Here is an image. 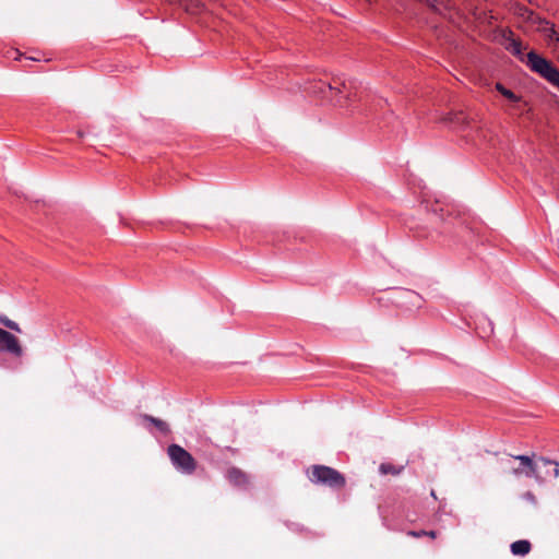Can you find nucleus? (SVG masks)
<instances>
[{"mask_svg":"<svg viewBox=\"0 0 559 559\" xmlns=\"http://www.w3.org/2000/svg\"><path fill=\"white\" fill-rule=\"evenodd\" d=\"M514 461H518V465H514L510 460L504 461L506 473L514 476L522 477L525 476L527 478H534L538 484L545 481L546 476L543 475L539 471V463L544 466L550 465L552 462L549 459L538 456L533 453L532 456L528 455H510Z\"/></svg>","mask_w":559,"mask_h":559,"instance_id":"1","label":"nucleus"},{"mask_svg":"<svg viewBox=\"0 0 559 559\" xmlns=\"http://www.w3.org/2000/svg\"><path fill=\"white\" fill-rule=\"evenodd\" d=\"M308 478L313 484H320L333 489H342L346 485L345 477L336 469L325 465H312Z\"/></svg>","mask_w":559,"mask_h":559,"instance_id":"2","label":"nucleus"},{"mask_svg":"<svg viewBox=\"0 0 559 559\" xmlns=\"http://www.w3.org/2000/svg\"><path fill=\"white\" fill-rule=\"evenodd\" d=\"M526 66L552 85L559 87V70L546 58L535 51L526 55Z\"/></svg>","mask_w":559,"mask_h":559,"instance_id":"3","label":"nucleus"},{"mask_svg":"<svg viewBox=\"0 0 559 559\" xmlns=\"http://www.w3.org/2000/svg\"><path fill=\"white\" fill-rule=\"evenodd\" d=\"M168 456L174 466L185 474H192L197 468V461L179 444H170L167 449Z\"/></svg>","mask_w":559,"mask_h":559,"instance_id":"4","label":"nucleus"},{"mask_svg":"<svg viewBox=\"0 0 559 559\" xmlns=\"http://www.w3.org/2000/svg\"><path fill=\"white\" fill-rule=\"evenodd\" d=\"M0 352L9 353L15 357L23 355V348L19 338L12 333L0 328Z\"/></svg>","mask_w":559,"mask_h":559,"instance_id":"5","label":"nucleus"},{"mask_svg":"<svg viewBox=\"0 0 559 559\" xmlns=\"http://www.w3.org/2000/svg\"><path fill=\"white\" fill-rule=\"evenodd\" d=\"M226 477L236 487L248 488L250 486V476L238 467H229Z\"/></svg>","mask_w":559,"mask_h":559,"instance_id":"6","label":"nucleus"},{"mask_svg":"<svg viewBox=\"0 0 559 559\" xmlns=\"http://www.w3.org/2000/svg\"><path fill=\"white\" fill-rule=\"evenodd\" d=\"M506 49L509 50L513 56L519 58L521 61H526V56L523 55V51L526 49V47H524L519 39L510 38L506 45Z\"/></svg>","mask_w":559,"mask_h":559,"instance_id":"7","label":"nucleus"},{"mask_svg":"<svg viewBox=\"0 0 559 559\" xmlns=\"http://www.w3.org/2000/svg\"><path fill=\"white\" fill-rule=\"evenodd\" d=\"M176 2L189 14H199L204 9V4L199 0H176Z\"/></svg>","mask_w":559,"mask_h":559,"instance_id":"8","label":"nucleus"},{"mask_svg":"<svg viewBox=\"0 0 559 559\" xmlns=\"http://www.w3.org/2000/svg\"><path fill=\"white\" fill-rule=\"evenodd\" d=\"M510 548L514 556H525L531 551L532 545L526 539H520L512 543Z\"/></svg>","mask_w":559,"mask_h":559,"instance_id":"9","label":"nucleus"},{"mask_svg":"<svg viewBox=\"0 0 559 559\" xmlns=\"http://www.w3.org/2000/svg\"><path fill=\"white\" fill-rule=\"evenodd\" d=\"M342 88H346V83L344 81H341L340 79H333L332 82L328 84H322V86H320V92L322 94H325L326 91H329L330 93H341Z\"/></svg>","mask_w":559,"mask_h":559,"instance_id":"10","label":"nucleus"},{"mask_svg":"<svg viewBox=\"0 0 559 559\" xmlns=\"http://www.w3.org/2000/svg\"><path fill=\"white\" fill-rule=\"evenodd\" d=\"M404 469V466L401 465V466H396V465H393L391 463H381L380 466H379V472L381 475H393V476H397L400 475Z\"/></svg>","mask_w":559,"mask_h":559,"instance_id":"11","label":"nucleus"},{"mask_svg":"<svg viewBox=\"0 0 559 559\" xmlns=\"http://www.w3.org/2000/svg\"><path fill=\"white\" fill-rule=\"evenodd\" d=\"M141 418L143 420H145V421H148V423L153 424L159 431H162L164 433H168L169 432V426L164 420L158 419V418L153 417V416L147 415V414L141 415Z\"/></svg>","mask_w":559,"mask_h":559,"instance_id":"12","label":"nucleus"},{"mask_svg":"<svg viewBox=\"0 0 559 559\" xmlns=\"http://www.w3.org/2000/svg\"><path fill=\"white\" fill-rule=\"evenodd\" d=\"M496 90L506 98L513 103H522V98L515 95L512 91L506 88L501 83H496Z\"/></svg>","mask_w":559,"mask_h":559,"instance_id":"13","label":"nucleus"},{"mask_svg":"<svg viewBox=\"0 0 559 559\" xmlns=\"http://www.w3.org/2000/svg\"><path fill=\"white\" fill-rule=\"evenodd\" d=\"M546 36L548 38L549 46L554 49L559 44V29L554 26L546 29Z\"/></svg>","mask_w":559,"mask_h":559,"instance_id":"14","label":"nucleus"},{"mask_svg":"<svg viewBox=\"0 0 559 559\" xmlns=\"http://www.w3.org/2000/svg\"><path fill=\"white\" fill-rule=\"evenodd\" d=\"M408 536H412V537H421V536H428L430 538H436L437 537V532L436 531H409L407 533Z\"/></svg>","mask_w":559,"mask_h":559,"instance_id":"15","label":"nucleus"},{"mask_svg":"<svg viewBox=\"0 0 559 559\" xmlns=\"http://www.w3.org/2000/svg\"><path fill=\"white\" fill-rule=\"evenodd\" d=\"M522 498L533 506H535L537 503L536 496L532 491L524 492L522 495Z\"/></svg>","mask_w":559,"mask_h":559,"instance_id":"16","label":"nucleus"},{"mask_svg":"<svg viewBox=\"0 0 559 559\" xmlns=\"http://www.w3.org/2000/svg\"><path fill=\"white\" fill-rule=\"evenodd\" d=\"M465 116L463 115V112H456L454 115H452L449 120L451 122H456V123H464L465 122Z\"/></svg>","mask_w":559,"mask_h":559,"instance_id":"17","label":"nucleus"},{"mask_svg":"<svg viewBox=\"0 0 559 559\" xmlns=\"http://www.w3.org/2000/svg\"><path fill=\"white\" fill-rule=\"evenodd\" d=\"M0 322L5 326V328H11V324H13V320L7 318V317H3V318H0Z\"/></svg>","mask_w":559,"mask_h":559,"instance_id":"18","label":"nucleus"},{"mask_svg":"<svg viewBox=\"0 0 559 559\" xmlns=\"http://www.w3.org/2000/svg\"><path fill=\"white\" fill-rule=\"evenodd\" d=\"M552 463L550 465H555L554 469H552V475L555 478L559 477V468H558V463L551 461Z\"/></svg>","mask_w":559,"mask_h":559,"instance_id":"19","label":"nucleus"},{"mask_svg":"<svg viewBox=\"0 0 559 559\" xmlns=\"http://www.w3.org/2000/svg\"><path fill=\"white\" fill-rule=\"evenodd\" d=\"M9 329L12 331L19 332V333L22 332L21 326L15 321L13 322V324H11V328H9Z\"/></svg>","mask_w":559,"mask_h":559,"instance_id":"20","label":"nucleus"},{"mask_svg":"<svg viewBox=\"0 0 559 559\" xmlns=\"http://www.w3.org/2000/svg\"><path fill=\"white\" fill-rule=\"evenodd\" d=\"M335 105H337V106H340V107H344V106H345V102H343V99H342V98H337V99L335 100Z\"/></svg>","mask_w":559,"mask_h":559,"instance_id":"21","label":"nucleus"},{"mask_svg":"<svg viewBox=\"0 0 559 559\" xmlns=\"http://www.w3.org/2000/svg\"><path fill=\"white\" fill-rule=\"evenodd\" d=\"M552 51L556 53L557 58L559 59V44L554 47Z\"/></svg>","mask_w":559,"mask_h":559,"instance_id":"22","label":"nucleus"},{"mask_svg":"<svg viewBox=\"0 0 559 559\" xmlns=\"http://www.w3.org/2000/svg\"><path fill=\"white\" fill-rule=\"evenodd\" d=\"M354 97H355V95H350V94H348V95L346 96L345 100H352V99H354Z\"/></svg>","mask_w":559,"mask_h":559,"instance_id":"23","label":"nucleus"},{"mask_svg":"<svg viewBox=\"0 0 559 559\" xmlns=\"http://www.w3.org/2000/svg\"><path fill=\"white\" fill-rule=\"evenodd\" d=\"M430 495H431V497H433L435 499H437V496H436L435 490H431Z\"/></svg>","mask_w":559,"mask_h":559,"instance_id":"24","label":"nucleus"}]
</instances>
